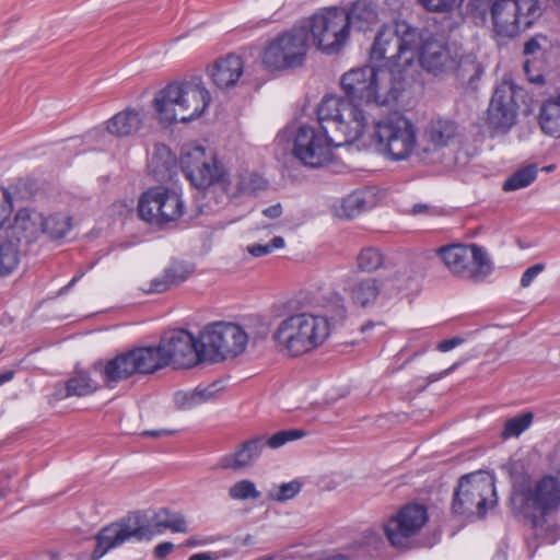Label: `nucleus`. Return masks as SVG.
I'll use <instances>...</instances> for the list:
<instances>
[{
	"label": "nucleus",
	"mask_w": 560,
	"mask_h": 560,
	"mask_svg": "<svg viewBox=\"0 0 560 560\" xmlns=\"http://www.w3.org/2000/svg\"><path fill=\"white\" fill-rule=\"evenodd\" d=\"M421 42V31L406 22L384 25L376 34L370 50V61L382 62L381 70L402 80L415 78L416 47Z\"/></svg>",
	"instance_id": "obj_1"
},
{
	"label": "nucleus",
	"mask_w": 560,
	"mask_h": 560,
	"mask_svg": "<svg viewBox=\"0 0 560 560\" xmlns=\"http://www.w3.org/2000/svg\"><path fill=\"white\" fill-rule=\"evenodd\" d=\"M180 166L187 179L200 189L218 184L229 195L237 197L254 195L268 187L267 179L249 171L241 172L234 182L229 180L223 166L201 147L185 149L180 156Z\"/></svg>",
	"instance_id": "obj_2"
},
{
	"label": "nucleus",
	"mask_w": 560,
	"mask_h": 560,
	"mask_svg": "<svg viewBox=\"0 0 560 560\" xmlns=\"http://www.w3.org/2000/svg\"><path fill=\"white\" fill-rule=\"evenodd\" d=\"M166 529L174 533H186L187 524L184 516L180 513H172L166 509H161L153 515L150 525L145 523L140 514L129 515L103 527L98 532L92 558L98 560L109 550L130 540H151L155 534H161Z\"/></svg>",
	"instance_id": "obj_3"
},
{
	"label": "nucleus",
	"mask_w": 560,
	"mask_h": 560,
	"mask_svg": "<svg viewBox=\"0 0 560 560\" xmlns=\"http://www.w3.org/2000/svg\"><path fill=\"white\" fill-rule=\"evenodd\" d=\"M330 335L326 316L302 312L281 319L272 332L276 348L283 354L300 357L320 347Z\"/></svg>",
	"instance_id": "obj_4"
},
{
	"label": "nucleus",
	"mask_w": 560,
	"mask_h": 560,
	"mask_svg": "<svg viewBox=\"0 0 560 560\" xmlns=\"http://www.w3.org/2000/svg\"><path fill=\"white\" fill-rule=\"evenodd\" d=\"M345 97L363 106H382L396 101L405 90L402 80L385 70L364 66L346 72L341 78Z\"/></svg>",
	"instance_id": "obj_5"
},
{
	"label": "nucleus",
	"mask_w": 560,
	"mask_h": 560,
	"mask_svg": "<svg viewBox=\"0 0 560 560\" xmlns=\"http://www.w3.org/2000/svg\"><path fill=\"white\" fill-rule=\"evenodd\" d=\"M211 101L210 92L201 80L173 82L162 89L153 100L161 121L187 122L200 117Z\"/></svg>",
	"instance_id": "obj_6"
},
{
	"label": "nucleus",
	"mask_w": 560,
	"mask_h": 560,
	"mask_svg": "<svg viewBox=\"0 0 560 560\" xmlns=\"http://www.w3.org/2000/svg\"><path fill=\"white\" fill-rule=\"evenodd\" d=\"M317 118L324 130H328L340 143L358 140L368 125L366 108L342 96L329 95L317 107Z\"/></svg>",
	"instance_id": "obj_7"
},
{
	"label": "nucleus",
	"mask_w": 560,
	"mask_h": 560,
	"mask_svg": "<svg viewBox=\"0 0 560 560\" xmlns=\"http://www.w3.org/2000/svg\"><path fill=\"white\" fill-rule=\"evenodd\" d=\"M512 499L536 526L560 509V478L544 476L534 481H515Z\"/></svg>",
	"instance_id": "obj_8"
},
{
	"label": "nucleus",
	"mask_w": 560,
	"mask_h": 560,
	"mask_svg": "<svg viewBox=\"0 0 560 560\" xmlns=\"http://www.w3.org/2000/svg\"><path fill=\"white\" fill-rule=\"evenodd\" d=\"M371 138L393 161H402L417 153L416 127L402 115L392 114L375 121Z\"/></svg>",
	"instance_id": "obj_9"
},
{
	"label": "nucleus",
	"mask_w": 560,
	"mask_h": 560,
	"mask_svg": "<svg viewBox=\"0 0 560 560\" xmlns=\"http://www.w3.org/2000/svg\"><path fill=\"white\" fill-rule=\"evenodd\" d=\"M497 503L493 476L474 472L463 476L454 492L452 510L466 517H483L487 510Z\"/></svg>",
	"instance_id": "obj_10"
},
{
	"label": "nucleus",
	"mask_w": 560,
	"mask_h": 560,
	"mask_svg": "<svg viewBox=\"0 0 560 560\" xmlns=\"http://www.w3.org/2000/svg\"><path fill=\"white\" fill-rule=\"evenodd\" d=\"M336 139L323 127L303 125L298 128L293 138V156L306 167L320 168L329 165L334 159V149L341 147Z\"/></svg>",
	"instance_id": "obj_11"
},
{
	"label": "nucleus",
	"mask_w": 560,
	"mask_h": 560,
	"mask_svg": "<svg viewBox=\"0 0 560 560\" xmlns=\"http://www.w3.org/2000/svg\"><path fill=\"white\" fill-rule=\"evenodd\" d=\"M307 49V30L298 25L266 44L261 62L270 70L298 68L303 65Z\"/></svg>",
	"instance_id": "obj_12"
},
{
	"label": "nucleus",
	"mask_w": 560,
	"mask_h": 560,
	"mask_svg": "<svg viewBox=\"0 0 560 560\" xmlns=\"http://www.w3.org/2000/svg\"><path fill=\"white\" fill-rule=\"evenodd\" d=\"M538 0H494L492 26L497 36L513 38L533 25L541 15Z\"/></svg>",
	"instance_id": "obj_13"
},
{
	"label": "nucleus",
	"mask_w": 560,
	"mask_h": 560,
	"mask_svg": "<svg viewBox=\"0 0 560 560\" xmlns=\"http://www.w3.org/2000/svg\"><path fill=\"white\" fill-rule=\"evenodd\" d=\"M436 254L453 275L463 279L481 281L492 271L487 252L476 244L446 245L440 247Z\"/></svg>",
	"instance_id": "obj_14"
},
{
	"label": "nucleus",
	"mask_w": 560,
	"mask_h": 560,
	"mask_svg": "<svg viewBox=\"0 0 560 560\" xmlns=\"http://www.w3.org/2000/svg\"><path fill=\"white\" fill-rule=\"evenodd\" d=\"M300 25L307 30L314 46L326 54L338 52L349 36L346 11L339 9L323 10Z\"/></svg>",
	"instance_id": "obj_15"
},
{
	"label": "nucleus",
	"mask_w": 560,
	"mask_h": 560,
	"mask_svg": "<svg viewBox=\"0 0 560 560\" xmlns=\"http://www.w3.org/2000/svg\"><path fill=\"white\" fill-rule=\"evenodd\" d=\"M248 336L237 324L212 323L200 334V346L205 360L220 361L241 354L247 345Z\"/></svg>",
	"instance_id": "obj_16"
},
{
	"label": "nucleus",
	"mask_w": 560,
	"mask_h": 560,
	"mask_svg": "<svg viewBox=\"0 0 560 560\" xmlns=\"http://www.w3.org/2000/svg\"><path fill=\"white\" fill-rule=\"evenodd\" d=\"M137 210L141 220L161 228L183 215L184 201L177 190L159 186L141 195Z\"/></svg>",
	"instance_id": "obj_17"
},
{
	"label": "nucleus",
	"mask_w": 560,
	"mask_h": 560,
	"mask_svg": "<svg viewBox=\"0 0 560 560\" xmlns=\"http://www.w3.org/2000/svg\"><path fill=\"white\" fill-rule=\"evenodd\" d=\"M304 434L302 430H283L269 438L265 435L252 438L243 442L234 453L222 456L219 459L218 467L232 470L249 468L260 457L266 446L276 450L290 441L303 438Z\"/></svg>",
	"instance_id": "obj_18"
},
{
	"label": "nucleus",
	"mask_w": 560,
	"mask_h": 560,
	"mask_svg": "<svg viewBox=\"0 0 560 560\" xmlns=\"http://www.w3.org/2000/svg\"><path fill=\"white\" fill-rule=\"evenodd\" d=\"M462 130L457 121L446 116L430 118L422 128L417 155L428 162H438L442 152L454 145L460 138Z\"/></svg>",
	"instance_id": "obj_19"
},
{
	"label": "nucleus",
	"mask_w": 560,
	"mask_h": 560,
	"mask_svg": "<svg viewBox=\"0 0 560 560\" xmlns=\"http://www.w3.org/2000/svg\"><path fill=\"white\" fill-rule=\"evenodd\" d=\"M415 50L417 68L415 78L408 79V81L417 80L420 69L434 77H440L456 70L459 66L457 56L445 43L432 36H424L422 32L421 42Z\"/></svg>",
	"instance_id": "obj_20"
},
{
	"label": "nucleus",
	"mask_w": 560,
	"mask_h": 560,
	"mask_svg": "<svg viewBox=\"0 0 560 560\" xmlns=\"http://www.w3.org/2000/svg\"><path fill=\"white\" fill-rule=\"evenodd\" d=\"M428 522L424 505L409 503L400 508L384 523V533L392 546L407 548L410 539L416 536Z\"/></svg>",
	"instance_id": "obj_21"
},
{
	"label": "nucleus",
	"mask_w": 560,
	"mask_h": 560,
	"mask_svg": "<svg viewBox=\"0 0 560 560\" xmlns=\"http://www.w3.org/2000/svg\"><path fill=\"white\" fill-rule=\"evenodd\" d=\"M159 347L165 366L189 369L205 360L202 348H198L197 339L187 330L179 329L165 334Z\"/></svg>",
	"instance_id": "obj_22"
},
{
	"label": "nucleus",
	"mask_w": 560,
	"mask_h": 560,
	"mask_svg": "<svg viewBox=\"0 0 560 560\" xmlns=\"http://www.w3.org/2000/svg\"><path fill=\"white\" fill-rule=\"evenodd\" d=\"M521 94L522 90L513 82L503 81L497 86L488 107L487 119L492 128L506 131L516 122Z\"/></svg>",
	"instance_id": "obj_23"
},
{
	"label": "nucleus",
	"mask_w": 560,
	"mask_h": 560,
	"mask_svg": "<svg viewBox=\"0 0 560 560\" xmlns=\"http://www.w3.org/2000/svg\"><path fill=\"white\" fill-rule=\"evenodd\" d=\"M351 303L360 308H369L398 294L400 288L388 278L366 277L343 288Z\"/></svg>",
	"instance_id": "obj_24"
},
{
	"label": "nucleus",
	"mask_w": 560,
	"mask_h": 560,
	"mask_svg": "<svg viewBox=\"0 0 560 560\" xmlns=\"http://www.w3.org/2000/svg\"><path fill=\"white\" fill-rule=\"evenodd\" d=\"M243 71L244 62L235 54L219 57L207 68L213 84L222 90L234 86L241 79Z\"/></svg>",
	"instance_id": "obj_25"
},
{
	"label": "nucleus",
	"mask_w": 560,
	"mask_h": 560,
	"mask_svg": "<svg viewBox=\"0 0 560 560\" xmlns=\"http://www.w3.org/2000/svg\"><path fill=\"white\" fill-rule=\"evenodd\" d=\"M347 30L365 32L381 21L376 5L371 0H358L346 11Z\"/></svg>",
	"instance_id": "obj_26"
},
{
	"label": "nucleus",
	"mask_w": 560,
	"mask_h": 560,
	"mask_svg": "<svg viewBox=\"0 0 560 560\" xmlns=\"http://www.w3.org/2000/svg\"><path fill=\"white\" fill-rule=\"evenodd\" d=\"M95 370L98 371L105 385L109 388L136 374L129 351L95 364Z\"/></svg>",
	"instance_id": "obj_27"
},
{
	"label": "nucleus",
	"mask_w": 560,
	"mask_h": 560,
	"mask_svg": "<svg viewBox=\"0 0 560 560\" xmlns=\"http://www.w3.org/2000/svg\"><path fill=\"white\" fill-rule=\"evenodd\" d=\"M98 384L86 372H78L65 383H58L51 394L55 400L68 397H83L95 393Z\"/></svg>",
	"instance_id": "obj_28"
},
{
	"label": "nucleus",
	"mask_w": 560,
	"mask_h": 560,
	"mask_svg": "<svg viewBox=\"0 0 560 560\" xmlns=\"http://www.w3.org/2000/svg\"><path fill=\"white\" fill-rule=\"evenodd\" d=\"M537 119L545 135L560 138V93L549 95L541 102Z\"/></svg>",
	"instance_id": "obj_29"
},
{
	"label": "nucleus",
	"mask_w": 560,
	"mask_h": 560,
	"mask_svg": "<svg viewBox=\"0 0 560 560\" xmlns=\"http://www.w3.org/2000/svg\"><path fill=\"white\" fill-rule=\"evenodd\" d=\"M129 353L136 374H151L165 368L159 345L136 348Z\"/></svg>",
	"instance_id": "obj_30"
},
{
	"label": "nucleus",
	"mask_w": 560,
	"mask_h": 560,
	"mask_svg": "<svg viewBox=\"0 0 560 560\" xmlns=\"http://www.w3.org/2000/svg\"><path fill=\"white\" fill-rule=\"evenodd\" d=\"M43 223L42 213L23 209L15 215L12 233L22 234L26 242H32L43 233Z\"/></svg>",
	"instance_id": "obj_31"
},
{
	"label": "nucleus",
	"mask_w": 560,
	"mask_h": 560,
	"mask_svg": "<svg viewBox=\"0 0 560 560\" xmlns=\"http://www.w3.org/2000/svg\"><path fill=\"white\" fill-rule=\"evenodd\" d=\"M21 237L7 236L0 238V278L11 275L21 261Z\"/></svg>",
	"instance_id": "obj_32"
},
{
	"label": "nucleus",
	"mask_w": 560,
	"mask_h": 560,
	"mask_svg": "<svg viewBox=\"0 0 560 560\" xmlns=\"http://www.w3.org/2000/svg\"><path fill=\"white\" fill-rule=\"evenodd\" d=\"M142 119L140 114L135 110L127 108L119 112L107 121V130L109 133L117 137L130 136L138 131L141 127Z\"/></svg>",
	"instance_id": "obj_33"
},
{
	"label": "nucleus",
	"mask_w": 560,
	"mask_h": 560,
	"mask_svg": "<svg viewBox=\"0 0 560 560\" xmlns=\"http://www.w3.org/2000/svg\"><path fill=\"white\" fill-rule=\"evenodd\" d=\"M176 166V159L170 149L163 144L154 147L153 154L149 162L151 172L159 179L171 176L172 170Z\"/></svg>",
	"instance_id": "obj_34"
},
{
	"label": "nucleus",
	"mask_w": 560,
	"mask_h": 560,
	"mask_svg": "<svg viewBox=\"0 0 560 560\" xmlns=\"http://www.w3.org/2000/svg\"><path fill=\"white\" fill-rule=\"evenodd\" d=\"M213 389L196 388L190 392L178 390L174 395V402L180 409H191L198 405L209 401L213 396Z\"/></svg>",
	"instance_id": "obj_35"
},
{
	"label": "nucleus",
	"mask_w": 560,
	"mask_h": 560,
	"mask_svg": "<svg viewBox=\"0 0 560 560\" xmlns=\"http://www.w3.org/2000/svg\"><path fill=\"white\" fill-rule=\"evenodd\" d=\"M71 218L67 214L56 213L44 218L43 233L50 238H62L71 229Z\"/></svg>",
	"instance_id": "obj_36"
},
{
	"label": "nucleus",
	"mask_w": 560,
	"mask_h": 560,
	"mask_svg": "<svg viewBox=\"0 0 560 560\" xmlns=\"http://www.w3.org/2000/svg\"><path fill=\"white\" fill-rule=\"evenodd\" d=\"M537 176V167L535 165H527L513 175H511L503 184V190L513 191L522 189L530 185Z\"/></svg>",
	"instance_id": "obj_37"
},
{
	"label": "nucleus",
	"mask_w": 560,
	"mask_h": 560,
	"mask_svg": "<svg viewBox=\"0 0 560 560\" xmlns=\"http://www.w3.org/2000/svg\"><path fill=\"white\" fill-rule=\"evenodd\" d=\"M324 307L330 327L342 322L347 315L345 298L339 293H331L326 298Z\"/></svg>",
	"instance_id": "obj_38"
},
{
	"label": "nucleus",
	"mask_w": 560,
	"mask_h": 560,
	"mask_svg": "<svg viewBox=\"0 0 560 560\" xmlns=\"http://www.w3.org/2000/svg\"><path fill=\"white\" fill-rule=\"evenodd\" d=\"M533 422V413L525 412L508 419L504 423V429L501 433V436L506 440L510 438L520 436L525 430L529 428Z\"/></svg>",
	"instance_id": "obj_39"
},
{
	"label": "nucleus",
	"mask_w": 560,
	"mask_h": 560,
	"mask_svg": "<svg viewBox=\"0 0 560 560\" xmlns=\"http://www.w3.org/2000/svg\"><path fill=\"white\" fill-rule=\"evenodd\" d=\"M383 264L382 253L374 247L363 248L357 257V266L363 272H372Z\"/></svg>",
	"instance_id": "obj_40"
},
{
	"label": "nucleus",
	"mask_w": 560,
	"mask_h": 560,
	"mask_svg": "<svg viewBox=\"0 0 560 560\" xmlns=\"http://www.w3.org/2000/svg\"><path fill=\"white\" fill-rule=\"evenodd\" d=\"M229 495L234 500L258 499L260 492L253 481L241 480L230 488Z\"/></svg>",
	"instance_id": "obj_41"
},
{
	"label": "nucleus",
	"mask_w": 560,
	"mask_h": 560,
	"mask_svg": "<svg viewBox=\"0 0 560 560\" xmlns=\"http://www.w3.org/2000/svg\"><path fill=\"white\" fill-rule=\"evenodd\" d=\"M192 268L183 261H173L165 270V275L172 287L178 285L185 281L191 273Z\"/></svg>",
	"instance_id": "obj_42"
},
{
	"label": "nucleus",
	"mask_w": 560,
	"mask_h": 560,
	"mask_svg": "<svg viewBox=\"0 0 560 560\" xmlns=\"http://www.w3.org/2000/svg\"><path fill=\"white\" fill-rule=\"evenodd\" d=\"M494 0H470L468 3L469 14L479 20L481 24L487 22L488 13L492 15Z\"/></svg>",
	"instance_id": "obj_43"
},
{
	"label": "nucleus",
	"mask_w": 560,
	"mask_h": 560,
	"mask_svg": "<svg viewBox=\"0 0 560 560\" xmlns=\"http://www.w3.org/2000/svg\"><path fill=\"white\" fill-rule=\"evenodd\" d=\"M420 4L430 12H450L458 8L463 0H419Z\"/></svg>",
	"instance_id": "obj_44"
},
{
	"label": "nucleus",
	"mask_w": 560,
	"mask_h": 560,
	"mask_svg": "<svg viewBox=\"0 0 560 560\" xmlns=\"http://www.w3.org/2000/svg\"><path fill=\"white\" fill-rule=\"evenodd\" d=\"M283 246V237L275 236L268 244H253L247 246V252L254 257H261L272 253L276 248H282Z\"/></svg>",
	"instance_id": "obj_45"
},
{
	"label": "nucleus",
	"mask_w": 560,
	"mask_h": 560,
	"mask_svg": "<svg viewBox=\"0 0 560 560\" xmlns=\"http://www.w3.org/2000/svg\"><path fill=\"white\" fill-rule=\"evenodd\" d=\"M364 207V200L360 194H352L349 195L347 198L342 201V210L343 214L347 218H353L358 213L361 212V210Z\"/></svg>",
	"instance_id": "obj_46"
},
{
	"label": "nucleus",
	"mask_w": 560,
	"mask_h": 560,
	"mask_svg": "<svg viewBox=\"0 0 560 560\" xmlns=\"http://www.w3.org/2000/svg\"><path fill=\"white\" fill-rule=\"evenodd\" d=\"M301 490V485L298 481H290L282 483L275 493H271L272 499L283 502L294 498Z\"/></svg>",
	"instance_id": "obj_47"
},
{
	"label": "nucleus",
	"mask_w": 560,
	"mask_h": 560,
	"mask_svg": "<svg viewBox=\"0 0 560 560\" xmlns=\"http://www.w3.org/2000/svg\"><path fill=\"white\" fill-rule=\"evenodd\" d=\"M13 210L12 196L8 189L0 188V228L10 218Z\"/></svg>",
	"instance_id": "obj_48"
},
{
	"label": "nucleus",
	"mask_w": 560,
	"mask_h": 560,
	"mask_svg": "<svg viewBox=\"0 0 560 560\" xmlns=\"http://www.w3.org/2000/svg\"><path fill=\"white\" fill-rule=\"evenodd\" d=\"M171 288L172 284L165 272H163V275L152 279L145 287H142L141 290L145 293H162Z\"/></svg>",
	"instance_id": "obj_49"
},
{
	"label": "nucleus",
	"mask_w": 560,
	"mask_h": 560,
	"mask_svg": "<svg viewBox=\"0 0 560 560\" xmlns=\"http://www.w3.org/2000/svg\"><path fill=\"white\" fill-rule=\"evenodd\" d=\"M545 270V264H536L527 268L521 278V285L528 288L533 281Z\"/></svg>",
	"instance_id": "obj_50"
},
{
	"label": "nucleus",
	"mask_w": 560,
	"mask_h": 560,
	"mask_svg": "<svg viewBox=\"0 0 560 560\" xmlns=\"http://www.w3.org/2000/svg\"><path fill=\"white\" fill-rule=\"evenodd\" d=\"M410 213L412 215H436L438 210L427 203H416L412 206Z\"/></svg>",
	"instance_id": "obj_51"
},
{
	"label": "nucleus",
	"mask_w": 560,
	"mask_h": 560,
	"mask_svg": "<svg viewBox=\"0 0 560 560\" xmlns=\"http://www.w3.org/2000/svg\"><path fill=\"white\" fill-rule=\"evenodd\" d=\"M463 341H464V339L460 337H453L451 339H445L436 346V349L441 352H447V351H451L452 349H454L455 347L462 345Z\"/></svg>",
	"instance_id": "obj_52"
},
{
	"label": "nucleus",
	"mask_w": 560,
	"mask_h": 560,
	"mask_svg": "<svg viewBox=\"0 0 560 560\" xmlns=\"http://www.w3.org/2000/svg\"><path fill=\"white\" fill-rule=\"evenodd\" d=\"M173 549H174V545L172 542H170V541H165V542L159 544L154 548V555H155L156 558L163 559L167 555H170Z\"/></svg>",
	"instance_id": "obj_53"
},
{
	"label": "nucleus",
	"mask_w": 560,
	"mask_h": 560,
	"mask_svg": "<svg viewBox=\"0 0 560 560\" xmlns=\"http://www.w3.org/2000/svg\"><path fill=\"white\" fill-rule=\"evenodd\" d=\"M262 213L270 219H277L282 214V207L280 203H276L264 209Z\"/></svg>",
	"instance_id": "obj_54"
},
{
	"label": "nucleus",
	"mask_w": 560,
	"mask_h": 560,
	"mask_svg": "<svg viewBox=\"0 0 560 560\" xmlns=\"http://www.w3.org/2000/svg\"><path fill=\"white\" fill-rule=\"evenodd\" d=\"M458 365H459V363H455V364H453L452 366H450L448 369L444 370L441 373L430 374L428 376V382L429 383H433V382H436V381L441 380L442 377H444V376L448 375L451 372H453Z\"/></svg>",
	"instance_id": "obj_55"
},
{
	"label": "nucleus",
	"mask_w": 560,
	"mask_h": 560,
	"mask_svg": "<svg viewBox=\"0 0 560 560\" xmlns=\"http://www.w3.org/2000/svg\"><path fill=\"white\" fill-rule=\"evenodd\" d=\"M175 431L173 430H167V429H162V430H148V431H143L142 432V435L144 436H150V438H161V436H166V435H172L174 434Z\"/></svg>",
	"instance_id": "obj_56"
},
{
	"label": "nucleus",
	"mask_w": 560,
	"mask_h": 560,
	"mask_svg": "<svg viewBox=\"0 0 560 560\" xmlns=\"http://www.w3.org/2000/svg\"><path fill=\"white\" fill-rule=\"evenodd\" d=\"M221 553L200 552L189 557L188 560H219Z\"/></svg>",
	"instance_id": "obj_57"
},
{
	"label": "nucleus",
	"mask_w": 560,
	"mask_h": 560,
	"mask_svg": "<svg viewBox=\"0 0 560 560\" xmlns=\"http://www.w3.org/2000/svg\"><path fill=\"white\" fill-rule=\"evenodd\" d=\"M540 48V45L536 38H532L524 45V54L532 55L535 54Z\"/></svg>",
	"instance_id": "obj_58"
},
{
	"label": "nucleus",
	"mask_w": 560,
	"mask_h": 560,
	"mask_svg": "<svg viewBox=\"0 0 560 560\" xmlns=\"http://www.w3.org/2000/svg\"><path fill=\"white\" fill-rule=\"evenodd\" d=\"M14 376L13 371H5L3 373H0V385L11 381Z\"/></svg>",
	"instance_id": "obj_59"
},
{
	"label": "nucleus",
	"mask_w": 560,
	"mask_h": 560,
	"mask_svg": "<svg viewBox=\"0 0 560 560\" xmlns=\"http://www.w3.org/2000/svg\"><path fill=\"white\" fill-rule=\"evenodd\" d=\"M366 533L369 535V540L366 541L368 544L372 545L381 541L378 534L375 533L374 530H368Z\"/></svg>",
	"instance_id": "obj_60"
},
{
	"label": "nucleus",
	"mask_w": 560,
	"mask_h": 560,
	"mask_svg": "<svg viewBox=\"0 0 560 560\" xmlns=\"http://www.w3.org/2000/svg\"><path fill=\"white\" fill-rule=\"evenodd\" d=\"M200 544H206V540H203V541H198V540H196V539H192V538H191V539H189V540H188V542H187V545H188V546H197V545H200Z\"/></svg>",
	"instance_id": "obj_61"
},
{
	"label": "nucleus",
	"mask_w": 560,
	"mask_h": 560,
	"mask_svg": "<svg viewBox=\"0 0 560 560\" xmlns=\"http://www.w3.org/2000/svg\"><path fill=\"white\" fill-rule=\"evenodd\" d=\"M10 490L5 488L0 489V499L5 498L9 494Z\"/></svg>",
	"instance_id": "obj_62"
},
{
	"label": "nucleus",
	"mask_w": 560,
	"mask_h": 560,
	"mask_svg": "<svg viewBox=\"0 0 560 560\" xmlns=\"http://www.w3.org/2000/svg\"><path fill=\"white\" fill-rule=\"evenodd\" d=\"M328 560H350L348 557H345V556H341V555H338V556H335V557H331L330 559Z\"/></svg>",
	"instance_id": "obj_63"
},
{
	"label": "nucleus",
	"mask_w": 560,
	"mask_h": 560,
	"mask_svg": "<svg viewBox=\"0 0 560 560\" xmlns=\"http://www.w3.org/2000/svg\"><path fill=\"white\" fill-rule=\"evenodd\" d=\"M81 277H82V273L74 276L72 278V280L70 281V283L68 284V287L73 285Z\"/></svg>",
	"instance_id": "obj_64"
}]
</instances>
